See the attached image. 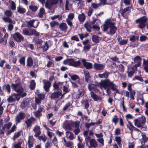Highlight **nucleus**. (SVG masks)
Listing matches in <instances>:
<instances>
[{"label":"nucleus","instance_id":"5701e85b","mask_svg":"<svg viewBox=\"0 0 148 148\" xmlns=\"http://www.w3.org/2000/svg\"><path fill=\"white\" fill-rule=\"evenodd\" d=\"M90 95L91 97L95 101H98L99 100L101 101V98L97 95L95 94L93 91H91L90 92Z\"/></svg>","mask_w":148,"mask_h":148},{"label":"nucleus","instance_id":"6e6d98bb","mask_svg":"<svg viewBox=\"0 0 148 148\" xmlns=\"http://www.w3.org/2000/svg\"><path fill=\"white\" fill-rule=\"evenodd\" d=\"M13 96H14L13 94L11 96H10L7 99V100L10 103H11L15 101L13 97Z\"/></svg>","mask_w":148,"mask_h":148},{"label":"nucleus","instance_id":"de8ad7c7","mask_svg":"<svg viewBox=\"0 0 148 148\" xmlns=\"http://www.w3.org/2000/svg\"><path fill=\"white\" fill-rule=\"evenodd\" d=\"M25 56H23L19 60V62L20 64L23 66L25 65Z\"/></svg>","mask_w":148,"mask_h":148},{"label":"nucleus","instance_id":"423d86ee","mask_svg":"<svg viewBox=\"0 0 148 148\" xmlns=\"http://www.w3.org/2000/svg\"><path fill=\"white\" fill-rule=\"evenodd\" d=\"M58 0H47L45 7L49 10H51L52 6L58 4Z\"/></svg>","mask_w":148,"mask_h":148},{"label":"nucleus","instance_id":"0e129e2a","mask_svg":"<svg viewBox=\"0 0 148 148\" xmlns=\"http://www.w3.org/2000/svg\"><path fill=\"white\" fill-rule=\"evenodd\" d=\"M118 120L119 119L117 117V115H115L114 116V118H113L112 119V121L115 124H116L117 123Z\"/></svg>","mask_w":148,"mask_h":148},{"label":"nucleus","instance_id":"e2e57ef3","mask_svg":"<svg viewBox=\"0 0 148 148\" xmlns=\"http://www.w3.org/2000/svg\"><path fill=\"white\" fill-rule=\"evenodd\" d=\"M50 26L51 27H54L56 25H58L59 23L58 22L53 21L50 23Z\"/></svg>","mask_w":148,"mask_h":148},{"label":"nucleus","instance_id":"ddd939ff","mask_svg":"<svg viewBox=\"0 0 148 148\" xmlns=\"http://www.w3.org/2000/svg\"><path fill=\"white\" fill-rule=\"evenodd\" d=\"M85 59H82L81 61L83 62V66L87 69H91L93 67L92 64L91 63L87 62Z\"/></svg>","mask_w":148,"mask_h":148},{"label":"nucleus","instance_id":"680f3d73","mask_svg":"<svg viewBox=\"0 0 148 148\" xmlns=\"http://www.w3.org/2000/svg\"><path fill=\"white\" fill-rule=\"evenodd\" d=\"M23 33L25 35L31 36V32H29L28 30L26 28L23 29Z\"/></svg>","mask_w":148,"mask_h":148},{"label":"nucleus","instance_id":"338daca9","mask_svg":"<svg viewBox=\"0 0 148 148\" xmlns=\"http://www.w3.org/2000/svg\"><path fill=\"white\" fill-rule=\"evenodd\" d=\"M71 104L70 102H68L67 103H66L64 107L62 109L63 110V111L66 110L69 107L71 106Z\"/></svg>","mask_w":148,"mask_h":148},{"label":"nucleus","instance_id":"c85d7f7f","mask_svg":"<svg viewBox=\"0 0 148 148\" xmlns=\"http://www.w3.org/2000/svg\"><path fill=\"white\" fill-rule=\"evenodd\" d=\"M117 28L114 25H113L112 26H111L110 27V34L111 35H112L114 34L116 31L117 30Z\"/></svg>","mask_w":148,"mask_h":148},{"label":"nucleus","instance_id":"f03ea898","mask_svg":"<svg viewBox=\"0 0 148 148\" xmlns=\"http://www.w3.org/2000/svg\"><path fill=\"white\" fill-rule=\"evenodd\" d=\"M11 88L14 91L17 92V94L13 93V95L15 97H16L18 96H20L21 98H23L27 95V93L24 92V89L23 87L20 85V83L17 84L12 83Z\"/></svg>","mask_w":148,"mask_h":148},{"label":"nucleus","instance_id":"49530a36","mask_svg":"<svg viewBox=\"0 0 148 148\" xmlns=\"http://www.w3.org/2000/svg\"><path fill=\"white\" fill-rule=\"evenodd\" d=\"M29 9L33 12H35L37 11L38 8L36 6L31 5L29 6Z\"/></svg>","mask_w":148,"mask_h":148},{"label":"nucleus","instance_id":"7c9ffc66","mask_svg":"<svg viewBox=\"0 0 148 148\" xmlns=\"http://www.w3.org/2000/svg\"><path fill=\"white\" fill-rule=\"evenodd\" d=\"M63 140L64 143H65V145L66 147L70 148L73 146V144L72 142L70 141L67 142L64 137L63 138Z\"/></svg>","mask_w":148,"mask_h":148},{"label":"nucleus","instance_id":"f704fd0d","mask_svg":"<svg viewBox=\"0 0 148 148\" xmlns=\"http://www.w3.org/2000/svg\"><path fill=\"white\" fill-rule=\"evenodd\" d=\"M9 2H10V9L13 11L16 10V4L15 2L13 1L10 0Z\"/></svg>","mask_w":148,"mask_h":148},{"label":"nucleus","instance_id":"e433bc0d","mask_svg":"<svg viewBox=\"0 0 148 148\" xmlns=\"http://www.w3.org/2000/svg\"><path fill=\"white\" fill-rule=\"evenodd\" d=\"M115 140L119 147H121L122 140L120 137L116 136L115 138Z\"/></svg>","mask_w":148,"mask_h":148},{"label":"nucleus","instance_id":"ea45409f","mask_svg":"<svg viewBox=\"0 0 148 148\" xmlns=\"http://www.w3.org/2000/svg\"><path fill=\"white\" fill-rule=\"evenodd\" d=\"M36 83L34 80H31L29 88L32 90L34 89L36 87Z\"/></svg>","mask_w":148,"mask_h":148},{"label":"nucleus","instance_id":"13d9d810","mask_svg":"<svg viewBox=\"0 0 148 148\" xmlns=\"http://www.w3.org/2000/svg\"><path fill=\"white\" fill-rule=\"evenodd\" d=\"M84 94V89H81L79 90V94L78 98L82 97L83 96Z\"/></svg>","mask_w":148,"mask_h":148},{"label":"nucleus","instance_id":"c9c22d12","mask_svg":"<svg viewBox=\"0 0 148 148\" xmlns=\"http://www.w3.org/2000/svg\"><path fill=\"white\" fill-rule=\"evenodd\" d=\"M142 58L141 57L138 56L135 57L134 58V61L135 63H140V65L141 64Z\"/></svg>","mask_w":148,"mask_h":148},{"label":"nucleus","instance_id":"39448f33","mask_svg":"<svg viewBox=\"0 0 148 148\" xmlns=\"http://www.w3.org/2000/svg\"><path fill=\"white\" fill-rule=\"evenodd\" d=\"M148 20V17L146 16H143L135 20V22L138 25L137 27L142 29L146 27L145 24Z\"/></svg>","mask_w":148,"mask_h":148},{"label":"nucleus","instance_id":"bf43d9fd","mask_svg":"<svg viewBox=\"0 0 148 148\" xmlns=\"http://www.w3.org/2000/svg\"><path fill=\"white\" fill-rule=\"evenodd\" d=\"M138 36H135V35H133L130 36V40L132 42H135L137 39H138Z\"/></svg>","mask_w":148,"mask_h":148},{"label":"nucleus","instance_id":"20e7f679","mask_svg":"<svg viewBox=\"0 0 148 148\" xmlns=\"http://www.w3.org/2000/svg\"><path fill=\"white\" fill-rule=\"evenodd\" d=\"M146 119L145 116L142 115L140 117L135 119L134 122L135 126L140 129L143 131H146L147 129V127L145 125Z\"/></svg>","mask_w":148,"mask_h":148},{"label":"nucleus","instance_id":"bb28decb","mask_svg":"<svg viewBox=\"0 0 148 148\" xmlns=\"http://www.w3.org/2000/svg\"><path fill=\"white\" fill-rule=\"evenodd\" d=\"M142 138L140 140L141 144L143 145H145V143L148 140V137L145 134L142 135Z\"/></svg>","mask_w":148,"mask_h":148},{"label":"nucleus","instance_id":"603ef678","mask_svg":"<svg viewBox=\"0 0 148 148\" xmlns=\"http://www.w3.org/2000/svg\"><path fill=\"white\" fill-rule=\"evenodd\" d=\"M38 98L41 100H43L45 98V95L44 93L38 94H37Z\"/></svg>","mask_w":148,"mask_h":148},{"label":"nucleus","instance_id":"58836bf2","mask_svg":"<svg viewBox=\"0 0 148 148\" xmlns=\"http://www.w3.org/2000/svg\"><path fill=\"white\" fill-rule=\"evenodd\" d=\"M13 14V12L11 10H7L4 12V14L6 16L11 17Z\"/></svg>","mask_w":148,"mask_h":148},{"label":"nucleus","instance_id":"8fccbe9b","mask_svg":"<svg viewBox=\"0 0 148 148\" xmlns=\"http://www.w3.org/2000/svg\"><path fill=\"white\" fill-rule=\"evenodd\" d=\"M118 70L120 72L123 73L125 71V66L122 64H120L119 65Z\"/></svg>","mask_w":148,"mask_h":148},{"label":"nucleus","instance_id":"cd10ccee","mask_svg":"<svg viewBox=\"0 0 148 148\" xmlns=\"http://www.w3.org/2000/svg\"><path fill=\"white\" fill-rule=\"evenodd\" d=\"M80 121H76L75 122L71 121L69 125L70 127H75V128L79 127V126Z\"/></svg>","mask_w":148,"mask_h":148},{"label":"nucleus","instance_id":"a211bd4d","mask_svg":"<svg viewBox=\"0 0 148 148\" xmlns=\"http://www.w3.org/2000/svg\"><path fill=\"white\" fill-rule=\"evenodd\" d=\"M69 76L70 77L71 79L73 81L77 80V83L80 85H81L80 83V79L79 76L76 74H73V75H71L70 73H69L68 74Z\"/></svg>","mask_w":148,"mask_h":148},{"label":"nucleus","instance_id":"6ab92c4d","mask_svg":"<svg viewBox=\"0 0 148 148\" xmlns=\"http://www.w3.org/2000/svg\"><path fill=\"white\" fill-rule=\"evenodd\" d=\"M33 130L35 133V134L34 135V136L36 138L38 137L41 134L40 128L38 126H35L34 127Z\"/></svg>","mask_w":148,"mask_h":148},{"label":"nucleus","instance_id":"6e6552de","mask_svg":"<svg viewBox=\"0 0 148 148\" xmlns=\"http://www.w3.org/2000/svg\"><path fill=\"white\" fill-rule=\"evenodd\" d=\"M64 82H55L53 84V89L57 91L62 90Z\"/></svg>","mask_w":148,"mask_h":148},{"label":"nucleus","instance_id":"5fc2aeb1","mask_svg":"<svg viewBox=\"0 0 148 148\" xmlns=\"http://www.w3.org/2000/svg\"><path fill=\"white\" fill-rule=\"evenodd\" d=\"M4 86L7 90L8 93L9 94L11 92L10 86V84H7L4 85Z\"/></svg>","mask_w":148,"mask_h":148},{"label":"nucleus","instance_id":"052dcab7","mask_svg":"<svg viewBox=\"0 0 148 148\" xmlns=\"http://www.w3.org/2000/svg\"><path fill=\"white\" fill-rule=\"evenodd\" d=\"M105 23L104 24H106L108 26H109L110 27L115 25V23L113 22H111L110 19L107 20Z\"/></svg>","mask_w":148,"mask_h":148},{"label":"nucleus","instance_id":"412c9836","mask_svg":"<svg viewBox=\"0 0 148 148\" xmlns=\"http://www.w3.org/2000/svg\"><path fill=\"white\" fill-rule=\"evenodd\" d=\"M105 67L104 65L102 64H99L95 63L94 64V68L97 70H102Z\"/></svg>","mask_w":148,"mask_h":148},{"label":"nucleus","instance_id":"9b49d317","mask_svg":"<svg viewBox=\"0 0 148 148\" xmlns=\"http://www.w3.org/2000/svg\"><path fill=\"white\" fill-rule=\"evenodd\" d=\"M36 121V119L33 117H31L25 121V123L26 124V128H30L34 121Z\"/></svg>","mask_w":148,"mask_h":148},{"label":"nucleus","instance_id":"72a5a7b5","mask_svg":"<svg viewBox=\"0 0 148 148\" xmlns=\"http://www.w3.org/2000/svg\"><path fill=\"white\" fill-rule=\"evenodd\" d=\"M127 77L129 78H132L135 73L134 71L130 68L127 69Z\"/></svg>","mask_w":148,"mask_h":148},{"label":"nucleus","instance_id":"0eeeda50","mask_svg":"<svg viewBox=\"0 0 148 148\" xmlns=\"http://www.w3.org/2000/svg\"><path fill=\"white\" fill-rule=\"evenodd\" d=\"M12 37L17 42H20L24 40V38L19 32H16L12 34Z\"/></svg>","mask_w":148,"mask_h":148},{"label":"nucleus","instance_id":"393cba45","mask_svg":"<svg viewBox=\"0 0 148 148\" xmlns=\"http://www.w3.org/2000/svg\"><path fill=\"white\" fill-rule=\"evenodd\" d=\"M90 145L94 148H96L98 146L97 142L94 139H92L89 141Z\"/></svg>","mask_w":148,"mask_h":148},{"label":"nucleus","instance_id":"69168bd1","mask_svg":"<svg viewBox=\"0 0 148 148\" xmlns=\"http://www.w3.org/2000/svg\"><path fill=\"white\" fill-rule=\"evenodd\" d=\"M42 114L38 111H36L34 115L37 118H40V117L42 116Z\"/></svg>","mask_w":148,"mask_h":148},{"label":"nucleus","instance_id":"a878e982","mask_svg":"<svg viewBox=\"0 0 148 148\" xmlns=\"http://www.w3.org/2000/svg\"><path fill=\"white\" fill-rule=\"evenodd\" d=\"M60 30L62 31L66 32L68 28V27L66 23H65L62 22L59 25Z\"/></svg>","mask_w":148,"mask_h":148},{"label":"nucleus","instance_id":"dca6fc26","mask_svg":"<svg viewBox=\"0 0 148 148\" xmlns=\"http://www.w3.org/2000/svg\"><path fill=\"white\" fill-rule=\"evenodd\" d=\"M84 27L87 32H92L91 29H92V26L90 21H88L86 22L84 25Z\"/></svg>","mask_w":148,"mask_h":148},{"label":"nucleus","instance_id":"c756f323","mask_svg":"<svg viewBox=\"0 0 148 148\" xmlns=\"http://www.w3.org/2000/svg\"><path fill=\"white\" fill-rule=\"evenodd\" d=\"M45 12L44 8L42 7L40 8L38 14V16L40 18H42L45 14Z\"/></svg>","mask_w":148,"mask_h":148},{"label":"nucleus","instance_id":"3c124183","mask_svg":"<svg viewBox=\"0 0 148 148\" xmlns=\"http://www.w3.org/2000/svg\"><path fill=\"white\" fill-rule=\"evenodd\" d=\"M97 86H99V85L98 84L97 85H95L94 84H93V87H92V90L94 91L95 93H97L99 91V90L97 88Z\"/></svg>","mask_w":148,"mask_h":148},{"label":"nucleus","instance_id":"7ed1b4c3","mask_svg":"<svg viewBox=\"0 0 148 148\" xmlns=\"http://www.w3.org/2000/svg\"><path fill=\"white\" fill-rule=\"evenodd\" d=\"M12 125V123L11 122H9L5 124L2 127V129H1V126H0V134H4V130H7L5 132V134L7 136H8L14 132L16 128V126L15 125H13L11 129L9 130Z\"/></svg>","mask_w":148,"mask_h":148},{"label":"nucleus","instance_id":"c03bdc74","mask_svg":"<svg viewBox=\"0 0 148 148\" xmlns=\"http://www.w3.org/2000/svg\"><path fill=\"white\" fill-rule=\"evenodd\" d=\"M78 18L80 21L84 22L86 18L84 14L83 13H82L81 15H79Z\"/></svg>","mask_w":148,"mask_h":148},{"label":"nucleus","instance_id":"a18cd8bd","mask_svg":"<svg viewBox=\"0 0 148 148\" xmlns=\"http://www.w3.org/2000/svg\"><path fill=\"white\" fill-rule=\"evenodd\" d=\"M10 17L8 16H5L3 18V20L5 22L12 23V20Z\"/></svg>","mask_w":148,"mask_h":148},{"label":"nucleus","instance_id":"4be33fe9","mask_svg":"<svg viewBox=\"0 0 148 148\" xmlns=\"http://www.w3.org/2000/svg\"><path fill=\"white\" fill-rule=\"evenodd\" d=\"M84 72L85 81L86 82L88 83L89 82V79L91 78L90 73L88 70H84Z\"/></svg>","mask_w":148,"mask_h":148},{"label":"nucleus","instance_id":"37998d69","mask_svg":"<svg viewBox=\"0 0 148 148\" xmlns=\"http://www.w3.org/2000/svg\"><path fill=\"white\" fill-rule=\"evenodd\" d=\"M70 134L69 136H68V138L71 140H72L74 139V134L72 132L67 131L66 132V136H67Z\"/></svg>","mask_w":148,"mask_h":148},{"label":"nucleus","instance_id":"f8f14e48","mask_svg":"<svg viewBox=\"0 0 148 148\" xmlns=\"http://www.w3.org/2000/svg\"><path fill=\"white\" fill-rule=\"evenodd\" d=\"M62 90H57V91H55L51 94L50 96V98L51 99H58L62 95Z\"/></svg>","mask_w":148,"mask_h":148},{"label":"nucleus","instance_id":"09e8293b","mask_svg":"<svg viewBox=\"0 0 148 148\" xmlns=\"http://www.w3.org/2000/svg\"><path fill=\"white\" fill-rule=\"evenodd\" d=\"M49 47V46L48 44L47 43L46 41L45 42V45L41 47V48L43 49V51H47Z\"/></svg>","mask_w":148,"mask_h":148},{"label":"nucleus","instance_id":"473e14b6","mask_svg":"<svg viewBox=\"0 0 148 148\" xmlns=\"http://www.w3.org/2000/svg\"><path fill=\"white\" fill-rule=\"evenodd\" d=\"M82 104L85 109H88L90 106L89 101L86 99L84 100Z\"/></svg>","mask_w":148,"mask_h":148},{"label":"nucleus","instance_id":"1a4fd4ad","mask_svg":"<svg viewBox=\"0 0 148 148\" xmlns=\"http://www.w3.org/2000/svg\"><path fill=\"white\" fill-rule=\"evenodd\" d=\"M68 61L69 64L70 66L77 67L81 65V63L80 60L75 61L74 59L70 58L69 59Z\"/></svg>","mask_w":148,"mask_h":148},{"label":"nucleus","instance_id":"4468645a","mask_svg":"<svg viewBox=\"0 0 148 148\" xmlns=\"http://www.w3.org/2000/svg\"><path fill=\"white\" fill-rule=\"evenodd\" d=\"M30 100L28 98H25L24 99L21 104V107L23 109H24L28 106L29 104Z\"/></svg>","mask_w":148,"mask_h":148},{"label":"nucleus","instance_id":"f3484780","mask_svg":"<svg viewBox=\"0 0 148 148\" xmlns=\"http://www.w3.org/2000/svg\"><path fill=\"white\" fill-rule=\"evenodd\" d=\"M34 61L32 58L31 56L29 57L27 60V66L29 68L33 66V68L35 67V65H33Z\"/></svg>","mask_w":148,"mask_h":148},{"label":"nucleus","instance_id":"864d4df0","mask_svg":"<svg viewBox=\"0 0 148 148\" xmlns=\"http://www.w3.org/2000/svg\"><path fill=\"white\" fill-rule=\"evenodd\" d=\"M140 63H137L136 64H135L133 66L130 68L135 72L137 70V67L140 66Z\"/></svg>","mask_w":148,"mask_h":148},{"label":"nucleus","instance_id":"2eb2a0df","mask_svg":"<svg viewBox=\"0 0 148 148\" xmlns=\"http://www.w3.org/2000/svg\"><path fill=\"white\" fill-rule=\"evenodd\" d=\"M128 123L130 125V126H127V127L128 128L129 130L132 132L133 130L136 131L138 132H141L140 130L135 127L132 124V123L131 121H128Z\"/></svg>","mask_w":148,"mask_h":148},{"label":"nucleus","instance_id":"f257e3e1","mask_svg":"<svg viewBox=\"0 0 148 148\" xmlns=\"http://www.w3.org/2000/svg\"><path fill=\"white\" fill-rule=\"evenodd\" d=\"M99 85L100 87L103 88L104 90H106V93L108 95H110L111 94L110 88L117 93L120 94L119 90L117 88L118 86L114 83L113 81H111L109 79L101 80Z\"/></svg>","mask_w":148,"mask_h":148},{"label":"nucleus","instance_id":"b1692460","mask_svg":"<svg viewBox=\"0 0 148 148\" xmlns=\"http://www.w3.org/2000/svg\"><path fill=\"white\" fill-rule=\"evenodd\" d=\"M110 74V73L107 71H105L103 74H99L98 77L100 78H105L106 79H108L109 76Z\"/></svg>","mask_w":148,"mask_h":148},{"label":"nucleus","instance_id":"aec40b11","mask_svg":"<svg viewBox=\"0 0 148 148\" xmlns=\"http://www.w3.org/2000/svg\"><path fill=\"white\" fill-rule=\"evenodd\" d=\"M51 84V82L49 81H47L44 83L43 88L45 91L47 92L49 91Z\"/></svg>","mask_w":148,"mask_h":148},{"label":"nucleus","instance_id":"9d476101","mask_svg":"<svg viewBox=\"0 0 148 148\" xmlns=\"http://www.w3.org/2000/svg\"><path fill=\"white\" fill-rule=\"evenodd\" d=\"M25 117V113L23 112H20L15 117L16 122L17 123H19L21 122L22 120L24 119Z\"/></svg>","mask_w":148,"mask_h":148},{"label":"nucleus","instance_id":"774afa93","mask_svg":"<svg viewBox=\"0 0 148 148\" xmlns=\"http://www.w3.org/2000/svg\"><path fill=\"white\" fill-rule=\"evenodd\" d=\"M58 18L59 20L61 19L62 18V16L60 17L59 15H55L51 17V18L53 20H54L56 18Z\"/></svg>","mask_w":148,"mask_h":148},{"label":"nucleus","instance_id":"a19ab883","mask_svg":"<svg viewBox=\"0 0 148 148\" xmlns=\"http://www.w3.org/2000/svg\"><path fill=\"white\" fill-rule=\"evenodd\" d=\"M38 137V139L40 141L42 140L44 143L46 141L47 139V137L45 134L41 136L39 135V136Z\"/></svg>","mask_w":148,"mask_h":148},{"label":"nucleus","instance_id":"4d7b16f0","mask_svg":"<svg viewBox=\"0 0 148 148\" xmlns=\"http://www.w3.org/2000/svg\"><path fill=\"white\" fill-rule=\"evenodd\" d=\"M21 131L16 132L13 136V139H14L16 138H18L21 135Z\"/></svg>","mask_w":148,"mask_h":148},{"label":"nucleus","instance_id":"4c0bfd02","mask_svg":"<svg viewBox=\"0 0 148 148\" xmlns=\"http://www.w3.org/2000/svg\"><path fill=\"white\" fill-rule=\"evenodd\" d=\"M17 12L20 14H23L25 13L26 10L25 9L19 6L17 7Z\"/></svg>","mask_w":148,"mask_h":148},{"label":"nucleus","instance_id":"2f4dec72","mask_svg":"<svg viewBox=\"0 0 148 148\" xmlns=\"http://www.w3.org/2000/svg\"><path fill=\"white\" fill-rule=\"evenodd\" d=\"M101 40V38L98 36L94 35L92 36V40L94 42L96 43H98Z\"/></svg>","mask_w":148,"mask_h":148},{"label":"nucleus","instance_id":"79ce46f5","mask_svg":"<svg viewBox=\"0 0 148 148\" xmlns=\"http://www.w3.org/2000/svg\"><path fill=\"white\" fill-rule=\"evenodd\" d=\"M30 32H31V35H34L35 36H38L40 35V33L34 29H31L30 30Z\"/></svg>","mask_w":148,"mask_h":148}]
</instances>
